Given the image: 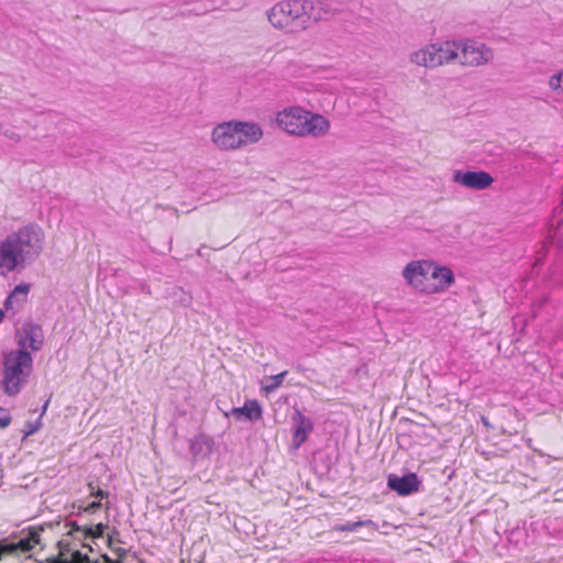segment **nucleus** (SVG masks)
<instances>
[{
	"label": "nucleus",
	"mask_w": 563,
	"mask_h": 563,
	"mask_svg": "<svg viewBox=\"0 0 563 563\" xmlns=\"http://www.w3.org/2000/svg\"><path fill=\"white\" fill-rule=\"evenodd\" d=\"M329 13V4L323 0H282L266 11V16L273 29L291 35L301 33L312 23L327 19Z\"/></svg>",
	"instance_id": "obj_1"
},
{
	"label": "nucleus",
	"mask_w": 563,
	"mask_h": 563,
	"mask_svg": "<svg viewBox=\"0 0 563 563\" xmlns=\"http://www.w3.org/2000/svg\"><path fill=\"white\" fill-rule=\"evenodd\" d=\"M44 232L30 223L7 235L0 242V274L5 276L22 271L43 252Z\"/></svg>",
	"instance_id": "obj_2"
},
{
	"label": "nucleus",
	"mask_w": 563,
	"mask_h": 563,
	"mask_svg": "<svg viewBox=\"0 0 563 563\" xmlns=\"http://www.w3.org/2000/svg\"><path fill=\"white\" fill-rule=\"evenodd\" d=\"M277 125L288 134L314 137L324 135L330 129V122L321 114H313L301 107H290L278 112Z\"/></svg>",
	"instance_id": "obj_3"
},
{
	"label": "nucleus",
	"mask_w": 563,
	"mask_h": 563,
	"mask_svg": "<svg viewBox=\"0 0 563 563\" xmlns=\"http://www.w3.org/2000/svg\"><path fill=\"white\" fill-rule=\"evenodd\" d=\"M33 358L25 350L10 351L3 360V391L8 396H15L26 384L32 372Z\"/></svg>",
	"instance_id": "obj_4"
},
{
	"label": "nucleus",
	"mask_w": 563,
	"mask_h": 563,
	"mask_svg": "<svg viewBox=\"0 0 563 563\" xmlns=\"http://www.w3.org/2000/svg\"><path fill=\"white\" fill-rule=\"evenodd\" d=\"M431 261L415 260L410 261L401 272L406 284L417 292L429 295V274Z\"/></svg>",
	"instance_id": "obj_5"
},
{
	"label": "nucleus",
	"mask_w": 563,
	"mask_h": 563,
	"mask_svg": "<svg viewBox=\"0 0 563 563\" xmlns=\"http://www.w3.org/2000/svg\"><path fill=\"white\" fill-rule=\"evenodd\" d=\"M459 60L462 65L479 66L488 63L494 54L485 44L476 41H466L460 44Z\"/></svg>",
	"instance_id": "obj_6"
},
{
	"label": "nucleus",
	"mask_w": 563,
	"mask_h": 563,
	"mask_svg": "<svg viewBox=\"0 0 563 563\" xmlns=\"http://www.w3.org/2000/svg\"><path fill=\"white\" fill-rule=\"evenodd\" d=\"M236 121H228L213 128L211 140L220 150L241 148V139L238 134Z\"/></svg>",
	"instance_id": "obj_7"
},
{
	"label": "nucleus",
	"mask_w": 563,
	"mask_h": 563,
	"mask_svg": "<svg viewBox=\"0 0 563 563\" xmlns=\"http://www.w3.org/2000/svg\"><path fill=\"white\" fill-rule=\"evenodd\" d=\"M453 181L466 188L483 190L493 185L494 178L485 170H455Z\"/></svg>",
	"instance_id": "obj_8"
},
{
	"label": "nucleus",
	"mask_w": 563,
	"mask_h": 563,
	"mask_svg": "<svg viewBox=\"0 0 563 563\" xmlns=\"http://www.w3.org/2000/svg\"><path fill=\"white\" fill-rule=\"evenodd\" d=\"M429 280V295H433L448 290L453 285L455 277L450 267L439 265L431 261Z\"/></svg>",
	"instance_id": "obj_9"
},
{
	"label": "nucleus",
	"mask_w": 563,
	"mask_h": 563,
	"mask_svg": "<svg viewBox=\"0 0 563 563\" xmlns=\"http://www.w3.org/2000/svg\"><path fill=\"white\" fill-rule=\"evenodd\" d=\"M19 350L31 349L36 352L43 347L44 334L42 328L36 323H24L16 333Z\"/></svg>",
	"instance_id": "obj_10"
},
{
	"label": "nucleus",
	"mask_w": 563,
	"mask_h": 563,
	"mask_svg": "<svg viewBox=\"0 0 563 563\" xmlns=\"http://www.w3.org/2000/svg\"><path fill=\"white\" fill-rule=\"evenodd\" d=\"M420 481L416 473L404 476L389 475L387 486L400 496H408L419 490Z\"/></svg>",
	"instance_id": "obj_11"
},
{
	"label": "nucleus",
	"mask_w": 563,
	"mask_h": 563,
	"mask_svg": "<svg viewBox=\"0 0 563 563\" xmlns=\"http://www.w3.org/2000/svg\"><path fill=\"white\" fill-rule=\"evenodd\" d=\"M410 60L418 66L434 68L441 66V59L438 56L437 45L430 44L416 52L410 56Z\"/></svg>",
	"instance_id": "obj_12"
},
{
	"label": "nucleus",
	"mask_w": 563,
	"mask_h": 563,
	"mask_svg": "<svg viewBox=\"0 0 563 563\" xmlns=\"http://www.w3.org/2000/svg\"><path fill=\"white\" fill-rule=\"evenodd\" d=\"M236 125L241 147L257 143L263 137V129L256 122L236 121Z\"/></svg>",
	"instance_id": "obj_13"
},
{
	"label": "nucleus",
	"mask_w": 563,
	"mask_h": 563,
	"mask_svg": "<svg viewBox=\"0 0 563 563\" xmlns=\"http://www.w3.org/2000/svg\"><path fill=\"white\" fill-rule=\"evenodd\" d=\"M292 420L295 423L292 442L295 448H299L307 440L308 434L312 431L313 423L310 418L306 417L299 410L295 411Z\"/></svg>",
	"instance_id": "obj_14"
},
{
	"label": "nucleus",
	"mask_w": 563,
	"mask_h": 563,
	"mask_svg": "<svg viewBox=\"0 0 563 563\" xmlns=\"http://www.w3.org/2000/svg\"><path fill=\"white\" fill-rule=\"evenodd\" d=\"M231 415L238 420L244 418L249 421H257L262 418L263 410L257 400H246L242 407L233 408Z\"/></svg>",
	"instance_id": "obj_15"
},
{
	"label": "nucleus",
	"mask_w": 563,
	"mask_h": 563,
	"mask_svg": "<svg viewBox=\"0 0 563 563\" xmlns=\"http://www.w3.org/2000/svg\"><path fill=\"white\" fill-rule=\"evenodd\" d=\"M441 65L459 59L461 45L454 41L435 43Z\"/></svg>",
	"instance_id": "obj_16"
},
{
	"label": "nucleus",
	"mask_w": 563,
	"mask_h": 563,
	"mask_svg": "<svg viewBox=\"0 0 563 563\" xmlns=\"http://www.w3.org/2000/svg\"><path fill=\"white\" fill-rule=\"evenodd\" d=\"M30 284L22 283L20 285H16L14 289L10 292V295L4 300V308L5 310H13L14 303H22L26 301V296L30 291Z\"/></svg>",
	"instance_id": "obj_17"
},
{
	"label": "nucleus",
	"mask_w": 563,
	"mask_h": 563,
	"mask_svg": "<svg viewBox=\"0 0 563 563\" xmlns=\"http://www.w3.org/2000/svg\"><path fill=\"white\" fill-rule=\"evenodd\" d=\"M364 526H368L371 527L373 530H377V525L372 521V520H360V521H355V522H346V523H343V525H338L335 527V530L336 531H356L360 527H364Z\"/></svg>",
	"instance_id": "obj_18"
},
{
	"label": "nucleus",
	"mask_w": 563,
	"mask_h": 563,
	"mask_svg": "<svg viewBox=\"0 0 563 563\" xmlns=\"http://www.w3.org/2000/svg\"><path fill=\"white\" fill-rule=\"evenodd\" d=\"M286 375H287V371H284L277 375L268 377L266 379V384H264L262 386V389L264 391H266L267 394L276 390L283 384V380Z\"/></svg>",
	"instance_id": "obj_19"
},
{
	"label": "nucleus",
	"mask_w": 563,
	"mask_h": 563,
	"mask_svg": "<svg viewBox=\"0 0 563 563\" xmlns=\"http://www.w3.org/2000/svg\"><path fill=\"white\" fill-rule=\"evenodd\" d=\"M551 89L563 92V70L551 76L549 80Z\"/></svg>",
	"instance_id": "obj_20"
},
{
	"label": "nucleus",
	"mask_w": 563,
	"mask_h": 563,
	"mask_svg": "<svg viewBox=\"0 0 563 563\" xmlns=\"http://www.w3.org/2000/svg\"><path fill=\"white\" fill-rule=\"evenodd\" d=\"M10 422H11L10 412L4 408H0V428L8 427L10 424Z\"/></svg>",
	"instance_id": "obj_21"
},
{
	"label": "nucleus",
	"mask_w": 563,
	"mask_h": 563,
	"mask_svg": "<svg viewBox=\"0 0 563 563\" xmlns=\"http://www.w3.org/2000/svg\"><path fill=\"white\" fill-rule=\"evenodd\" d=\"M2 134L9 139L10 141L14 142V143H19L21 141V136L20 134H18L16 132L12 131V130H4L3 129V132Z\"/></svg>",
	"instance_id": "obj_22"
},
{
	"label": "nucleus",
	"mask_w": 563,
	"mask_h": 563,
	"mask_svg": "<svg viewBox=\"0 0 563 563\" xmlns=\"http://www.w3.org/2000/svg\"><path fill=\"white\" fill-rule=\"evenodd\" d=\"M91 495L96 498H98L99 500L104 498V497H108V493L98 488L96 492H91Z\"/></svg>",
	"instance_id": "obj_23"
},
{
	"label": "nucleus",
	"mask_w": 563,
	"mask_h": 563,
	"mask_svg": "<svg viewBox=\"0 0 563 563\" xmlns=\"http://www.w3.org/2000/svg\"><path fill=\"white\" fill-rule=\"evenodd\" d=\"M38 424H30V429L25 432V435H31L38 430Z\"/></svg>",
	"instance_id": "obj_24"
},
{
	"label": "nucleus",
	"mask_w": 563,
	"mask_h": 563,
	"mask_svg": "<svg viewBox=\"0 0 563 563\" xmlns=\"http://www.w3.org/2000/svg\"><path fill=\"white\" fill-rule=\"evenodd\" d=\"M100 507H101L100 500H95V501L89 504L88 509L96 510V509H98Z\"/></svg>",
	"instance_id": "obj_25"
},
{
	"label": "nucleus",
	"mask_w": 563,
	"mask_h": 563,
	"mask_svg": "<svg viewBox=\"0 0 563 563\" xmlns=\"http://www.w3.org/2000/svg\"><path fill=\"white\" fill-rule=\"evenodd\" d=\"M4 319V312L0 309V323L3 321Z\"/></svg>",
	"instance_id": "obj_26"
},
{
	"label": "nucleus",
	"mask_w": 563,
	"mask_h": 563,
	"mask_svg": "<svg viewBox=\"0 0 563 563\" xmlns=\"http://www.w3.org/2000/svg\"><path fill=\"white\" fill-rule=\"evenodd\" d=\"M3 132V125L0 123V134Z\"/></svg>",
	"instance_id": "obj_27"
},
{
	"label": "nucleus",
	"mask_w": 563,
	"mask_h": 563,
	"mask_svg": "<svg viewBox=\"0 0 563 563\" xmlns=\"http://www.w3.org/2000/svg\"><path fill=\"white\" fill-rule=\"evenodd\" d=\"M47 405H48V401L44 405V407H43V411H45V410H46Z\"/></svg>",
	"instance_id": "obj_28"
},
{
	"label": "nucleus",
	"mask_w": 563,
	"mask_h": 563,
	"mask_svg": "<svg viewBox=\"0 0 563 563\" xmlns=\"http://www.w3.org/2000/svg\"><path fill=\"white\" fill-rule=\"evenodd\" d=\"M483 422H484V424H488V422L485 418H483Z\"/></svg>",
	"instance_id": "obj_29"
}]
</instances>
